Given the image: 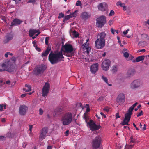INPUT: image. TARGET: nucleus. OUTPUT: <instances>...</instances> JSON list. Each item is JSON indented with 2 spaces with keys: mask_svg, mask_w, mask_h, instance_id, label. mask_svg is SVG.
Returning a JSON list of instances; mask_svg holds the SVG:
<instances>
[{
  "mask_svg": "<svg viewBox=\"0 0 149 149\" xmlns=\"http://www.w3.org/2000/svg\"><path fill=\"white\" fill-rule=\"evenodd\" d=\"M106 34L104 32H102L98 34V38L95 41V46L96 48L100 49L103 48L105 44V38Z\"/></svg>",
  "mask_w": 149,
  "mask_h": 149,
  "instance_id": "obj_1",
  "label": "nucleus"
},
{
  "mask_svg": "<svg viewBox=\"0 0 149 149\" xmlns=\"http://www.w3.org/2000/svg\"><path fill=\"white\" fill-rule=\"evenodd\" d=\"M49 58L51 63L54 64L59 61L63 60L62 59L64 57L62 52H60L54 53L51 52L49 55Z\"/></svg>",
  "mask_w": 149,
  "mask_h": 149,
  "instance_id": "obj_2",
  "label": "nucleus"
},
{
  "mask_svg": "<svg viewBox=\"0 0 149 149\" xmlns=\"http://www.w3.org/2000/svg\"><path fill=\"white\" fill-rule=\"evenodd\" d=\"M72 119V113L69 112L64 113L61 115L60 120L63 125L66 126L70 124Z\"/></svg>",
  "mask_w": 149,
  "mask_h": 149,
  "instance_id": "obj_3",
  "label": "nucleus"
},
{
  "mask_svg": "<svg viewBox=\"0 0 149 149\" xmlns=\"http://www.w3.org/2000/svg\"><path fill=\"white\" fill-rule=\"evenodd\" d=\"M138 103L136 102L129 109L125 115V118L123 121L121 123L122 125H129L128 123L130 120L131 115L132 114V111L134 107Z\"/></svg>",
  "mask_w": 149,
  "mask_h": 149,
  "instance_id": "obj_4",
  "label": "nucleus"
},
{
  "mask_svg": "<svg viewBox=\"0 0 149 149\" xmlns=\"http://www.w3.org/2000/svg\"><path fill=\"white\" fill-rule=\"evenodd\" d=\"M64 55L67 56L71 57L74 55L72 46L70 44L66 43L62 47Z\"/></svg>",
  "mask_w": 149,
  "mask_h": 149,
  "instance_id": "obj_5",
  "label": "nucleus"
},
{
  "mask_svg": "<svg viewBox=\"0 0 149 149\" xmlns=\"http://www.w3.org/2000/svg\"><path fill=\"white\" fill-rule=\"evenodd\" d=\"M10 62L8 63H3L0 65V71H7L9 72H13L14 69L12 65L9 64Z\"/></svg>",
  "mask_w": 149,
  "mask_h": 149,
  "instance_id": "obj_6",
  "label": "nucleus"
},
{
  "mask_svg": "<svg viewBox=\"0 0 149 149\" xmlns=\"http://www.w3.org/2000/svg\"><path fill=\"white\" fill-rule=\"evenodd\" d=\"M142 81L140 79H135L130 84V86L131 88L135 89L142 86L143 85Z\"/></svg>",
  "mask_w": 149,
  "mask_h": 149,
  "instance_id": "obj_7",
  "label": "nucleus"
},
{
  "mask_svg": "<svg viewBox=\"0 0 149 149\" xmlns=\"http://www.w3.org/2000/svg\"><path fill=\"white\" fill-rule=\"evenodd\" d=\"M102 141V138L100 136H98L95 138L92 142V146L94 149H97L100 147Z\"/></svg>",
  "mask_w": 149,
  "mask_h": 149,
  "instance_id": "obj_8",
  "label": "nucleus"
},
{
  "mask_svg": "<svg viewBox=\"0 0 149 149\" xmlns=\"http://www.w3.org/2000/svg\"><path fill=\"white\" fill-rule=\"evenodd\" d=\"M86 122L87 123V125L89 126V127L90 130L92 131L98 130L99 129L100 127V126L97 125L95 124L92 120H90L89 122H87V120H86Z\"/></svg>",
  "mask_w": 149,
  "mask_h": 149,
  "instance_id": "obj_9",
  "label": "nucleus"
},
{
  "mask_svg": "<svg viewBox=\"0 0 149 149\" xmlns=\"http://www.w3.org/2000/svg\"><path fill=\"white\" fill-rule=\"evenodd\" d=\"M106 23V17L104 16H102L97 19L96 25L100 28L102 27Z\"/></svg>",
  "mask_w": 149,
  "mask_h": 149,
  "instance_id": "obj_10",
  "label": "nucleus"
},
{
  "mask_svg": "<svg viewBox=\"0 0 149 149\" xmlns=\"http://www.w3.org/2000/svg\"><path fill=\"white\" fill-rule=\"evenodd\" d=\"M110 64L111 62L109 59H105L103 60L102 63V68L104 71H107L109 70Z\"/></svg>",
  "mask_w": 149,
  "mask_h": 149,
  "instance_id": "obj_11",
  "label": "nucleus"
},
{
  "mask_svg": "<svg viewBox=\"0 0 149 149\" xmlns=\"http://www.w3.org/2000/svg\"><path fill=\"white\" fill-rule=\"evenodd\" d=\"M125 96L123 93H120L118 95L116 101L120 105L122 104L125 102Z\"/></svg>",
  "mask_w": 149,
  "mask_h": 149,
  "instance_id": "obj_12",
  "label": "nucleus"
},
{
  "mask_svg": "<svg viewBox=\"0 0 149 149\" xmlns=\"http://www.w3.org/2000/svg\"><path fill=\"white\" fill-rule=\"evenodd\" d=\"M50 84L47 82L44 86L42 90V96L43 97L46 96L49 93L50 89Z\"/></svg>",
  "mask_w": 149,
  "mask_h": 149,
  "instance_id": "obj_13",
  "label": "nucleus"
},
{
  "mask_svg": "<svg viewBox=\"0 0 149 149\" xmlns=\"http://www.w3.org/2000/svg\"><path fill=\"white\" fill-rule=\"evenodd\" d=\"M48 132V129L47 128H43L41 131L39 137V139L41 141L45 139L47 136V134Z\"/></svg>",
  "mask_w": 149,
  "mask_h": 149,
  "instance_id": "obj_14",
  "label": "nucleus"
},
{
  "mask_svg": "<svg viewBox=\"0 0 149 149\" xmlns=\"http://www.w3.org/2000/svg\"><path fill=\"white\" fill-rule=\"evenodd\" d=\"M88 41L89 39H88L86 40V42L82 45V46H83V50L85 53H86V54L87 55L89 54V51L91 49L89 47Z\"/></svg>",
  "mask_w": 149,
  "mask_h": 149,
  "instance_id": "obj_15",
  "label": "nucleus"
},
{
  "mask_svg": "<svg viewBox=\"0 0 149 149\" xmlns=\"http://www.w3.org/2000/svg\"><path fill=\"white\" fill-rule=\"evenodd\" d=\"M108 7V5L105 2L100 3L97 6L98 10L102 11H106Z\"/></svg>",
  "mask_w": 149,
  "mask_h": 149,
  "instance_id": "obj_16",
  "label": "nucleus"
},
{
  "mask_svg": "<svg viewBox=\"0 0 149 149\" xmlns=\"http://www.w3.org/2000/svg\"><path fill=\"white\" fill-rule=\"evenodd\" d=\"M45 70V68L43 65H40L36 67L34 71L35 74H39L43 72Z\"/></svg>",
  "mask_w": 149,
  "mask_h": 149,
  "instance_id": "obj_17",
  "label": "nucleus"
},
{
  "mask_svg": "<svg viewBox=\"0 0 149 149\" xmlns=\"http://www.w3.org/2000/svg\"><path fill=\"white\" fill-rule=\"evenodd\" d=\"M28 107L25 105H22L19 107V113L21 115H24L28 110Z\"/></svg>",
  "mask_w": 149,
  "mask_h": 149,
  "instance_id": "obj_18",
  "label": "nucleus"
},
{
  "mask_svg": "<svg viewBox=\"0 0 149 149\" xmlns=\"http://www.w3.org/2000/svg\"><path fill=\"white\" fill-rule=\"evenodd\" d=\"M98 64L97 63L92 65L90 68V70L93 74H95L98 70Z\"/></svg>",
  "mask_w": 149,
  "mask_h": 149,
  "instance_id": "obj_19",
  "label": "nucleus"
},
{
  "mask_svg": "<svg viewBox=\"0 0 149 149\" xmlns=\"http://www.w3.org/2000/svg\"><path fill=\"white\" fill-rule=\"evenodd\" d=\"M22 22V21L21 20L16 18L14 19L12 22L10 26H15L16 25H19Z\"/></svg>",
  "mask_w": 149,
  "mask_h": 149,
  "instance_id": "obj_20",
  "label": "nucleus"
},
{
  "mask_svg": "<svg viewBox=\"0 0 149 149\" xmlns=\"http://www.w3.org/2000/svg\"><path fill=\"white\" fill-rule=\"evenodd\" d=\"M135 73L134 69H130L128 70L127 74V77H130L133 76Z\"/></svg>",
  "mask_w": 149,
  "mask_h": 149,
  "instance_id": "obj_21",
  "label": "nucleus"
},
{
  "mask_svg": "<svg viewBox=\"0 0 149 149\" xmlns=\"http://www.w3.org/2000/svg\"><path fill=\"white\" fill-rule=\"evenodd\" d=\"M38 32V30L36 29H30L29 31V35L30 37H31Z\"/></svg>",
  "mask_w": 149,
  "mask_h": 149,
  "instance_id": "obj_22",
  "label": "nucleus"
},
{
  "mask_svg": "<svg viewBox=\"0 0 149 149\" xmlns=\"http://www.w3.org/2000/svg\"><path fill=\"white\" fill-rule=\"evenodd\" d=\"M81 16L83 19H86L90 17V15L87 12H85L82 13Z\"/></svg>",
  "mask_w": 149,
  "mask_h": 149,
  "instance_id": "obj_23",
  "label": "nucleus"
},
{
  "mask_svg": "<svg viewBox=\"0 0 149 149\" xmlns=\"http://www.w3.org/2000/svg\"><path fill=\"white\" fill-rule=\"evenodd\" d=\"M23 90L26 92H28L31 91V88L30 85L26 84L25 88L23 89Z\"/></svg>",
  "mask_w": 149,
  "mask_h": 149,
  "instance_id": "obj_24",
  "label": "nucleus"
},
{
  "mask_svg": "<svg viewBox=\"0 0 149 149\" xmlns=\"http://www.w3.org/2000/svg\"><path fill=\"white\" fill-rule=\"evenodd\" d=\"M102 79L108 86H111L112 85L111 84H109L108 82V80L107 77L104 75H102L101 77Z\"/></svg>",
  "mask_w": 149,
  "mask_h": 149,
  "instance_id": "obj_25",
  "label": "nucleus"
},
{
  "mask_svg": "<svg viewBox=\"0 0 149 149\" xmlns=\"http://www.w3.org/2000/svg\"><path fill=\"white\" fill-rule=\"evenodd\" d=\"M71 36H72L73 37L77 38L79 36V34L75 30L72 31L70 33Z\"/></svg>",
  "mask_w": 149,
  "mask_h": 149,
  "instance_id": "obj_26",
  "label": "nucleus"
},
{
  "mask_svg": "<svg viewBox=\"0 0 149 149\" xmlns=\"http://www.w3.org/2000/svg\"><path fill=\"white\" fill-rule=\"evenodd\" d=\"M50 50V48H49L48 47L44 52L42 54V56L44 57L47 56Z\"/></svg>",
  "mask_w": 149,
  "mask_h": 149,
  "instance_id": "obj_27",
  "label": "nucleus"
},
{
  "mask_svg": "<svg viewBox=\"0 0 149 149\" xmlns=\"http://www.w3.org/2000/svg\"><path fill=\"white\" fill-rule=\"evenodd\" d=\"M145 57L144 56H141L137 57L135 60L136 62H139L143 60L144 59Z\"/></svg>",
  "mask_w": 149,
  "mask_h": 149,
  "instance_id": "obj_28",
  "label": "nucleus"
},
{
  "mask_svg": "<svg viewBox=\"0 0 149 149\" xmlns=\"http://www.w3.org/2000/svg\"><path fill=\"white\" fill-rule=\"evenodd\" d=\"M85 59L86 60V61L87 62H90L91 61H95V59H94L92 58L91 57H89L88 58V56H87L85 58Z\"/></svg>",
  "mask_w": 149,
  "mask_h": 149,
  "instance_id": "obj_29",
  "label": "nucleus"
},
{
  "mask_svg": "<svg viewBox=\"0 0 149 149\" xmlns=\"http://www.w3.org/2000/svg\"><path fill=\"white\" fill-rule=\"evenodd\" d=\"M118 68L116 66H113L112 68L111 71L113 73H116L117 72Z\"/></svg>",
  "mask_w": 149,
  "mask_h": 149,
  "instance_id": "obj_30",
  "label": "nucleus"
},
{
  "mask_svg": "<svg viewBox=\"0 0 149 149\" xmlns=\"http://www.w3.org/2000/svg\"><path fill=\"white\" fill-rule=\"evenodd\" d=\"M130 141L129 142L130 143H136V142L135 140L133 138L132 136H131L130 139Z\"/></svg>",
  "mask_w": 149,
  "mask_h": 149,
  "instance_id": "obj_31",
  "label": "nucleus"
},
{
  "mask_svg": "<svg viewBox=\"0 0 149 149\" xmlns=\"http://www.w3.org/2000/svg\"><path fill=\"white\" fill-rule=\"evenodd\" d=\"M90 111V108L89 107H88L87 108L86 110V113H84V117L85 119H86V120L87 118V117L86 115V113Z\"/></svg>",
  "mask_w": 149,
  "mask_h": 149,
  "instance_id": "obj_32",
  "label": "nucleus"
},
{
  "mask_svg": "<svg viewBox=\"0 0 149 149\" xmlns=\"http://www.w3.org/2000/svg\"><path fill=\"white\" fill-rule=\"evenodd\" d=\"M146 44V43L143 41H141L138 43V45L141 47H144Z\"/></svg>",
  "mask_w": 149,
  "mask_h": 149,
  "instance_id": "obj_33",
  "label": "nucleus"
},
{
  "mask_svg": "<svg viewBox=\"0 0 149 149\" xmlns=\"http://www.w3.org/2000/svg\"><path fill=\"white\" fill-rule=\"evenodd\" d=\"M0 111H3L4 109H6V105L5 104H1L0 105Z\"/></svg>",
  "mask_w": 149,
  "mask_h": 149,
  "instance_id": "obj_34",
  "label": "nucleus"
},
{
  "mask_svg": "<svg viewBox=\"0 0 149 149\" xmlns=\"http://www.w3.org/2000/svg\"><path fill=\"white\" fill-rule=\"evenodd\" d=\"M133 146V145L126 144L125 146V149H130L132 148Z\"/></svg>",
  "mask_w": 149,
  "mask_h": 149,
  "instance_id": "obj_35",
  "label": "nucleus"
},
{
  "mask_svg": "<svg viewBox=\"0 0 149 149\" xmlns=\"http://www.w3.org/2000/svg\"><path fill=\"white\" fill-rule=\"evenodd\" d=\"M45 6L47 7H50L51 6V2L50 1H47L45 3Z\"/></svg>",
  "mask_w": 149,
  "mask_h": 149,
  "instance_id": "obj_36",
  "label": "nucleus"
},
{
  "mask_svg": "<svg viewBox=\"0 0 149 149\" xmlns=\"http://www.w3.org/2000/svg\"><path fill=\"white\" fill-rule=\"evenodd\" d=\"M76 11H75L74 12L71 13L70 15H69L70 17H71V18H72L74 17H75L76 15Z\"/></svg>",
  "mask_w": 149,
  "mask_h": 149,
  "instance_id": "obj_37",
  "label": "nucleus"
},
{
  "mask_svg": "<svg viewBox=\"0 0 149 149\" xmlns=\"http://www.w3.org/2000/svg\"><path fill=\"white\" fill-rule=\"evenodd\" d=\"M116 4L118 6H120L122 7L124 5V3H122L120 1H119L117 2Z\"/></svg>",
  "mask_w": 149,
  "mask_h": 149,
  "instance_id": "obj_38",
  "label": "nucleus"
},
{
  "mask_svg": "<svg viewBox=\"0 0 149 149\" xmlns=\"http://www.w3.org/2000/svg\"><path fill=\"white\" fill-rule=\"evenodd\" d=\"M81 5V3L80 1L79 0L77 1L76 3V5L77 6H80Z\"/></svg>",
  "mask_w": 149,
  "mask_h": 149,
  "instance_id": "obj_39",
  "label": "nucleus"
},
{
  "mask_svg": "<svg viewBox=\"0 0 149 149\" xmlns=\"http://www.w3.org/2000/svg\"><path fill=\"white\" fill-rule=\"evenodd\" d=\"M49 37H46L45 38V43L47 45H48V41L49 40Z\"/></svg>",
  "mask_w": 149,
  "mask_h": 149,
  "instance_id": "obj_40",
  "label": "nucleus"
},
{
  "mask_svg": "<svg viewBox=\"0 0 149 149\" xmlns=\"http://www.w3.org/2000/svg\"><path fill=\"white\" fill-rule=\"evenodd\" d=\"M37 1V0H29L28 1V3H31L33 4H35V2Z\"/></svg>",
  "mask_w": 149,
  "mask_h": 149,
  "instance_id": "obj_41",
  "label": "nucleus"
},
{
  "mask_svg": "<svg viewBox=\"0 0 149 149\" xmlns=\"http://www.w3.org/2000/svg\"><path fill=\"white\" fill-rule=\"evenodd\" d=\"M114 14V12L113 10H111L109 15V16H111Z\"/></svg>",
  "mask_w": 149,
  "mask_h": 149,
  "instance_id": "obj_42",
  "label": "nucleus"
},
{
  "mask_svg": "<svg viewBox=\"0 0 149 149\" xmlns=\"http://www.w3.org/2000/svg\"><path fill=\"white\" fill-rule=\"evenodd\" d=\"M103 110L107 112L109 111V108L107 107H106L103 109Z\"/></svg>",
  "mask_w": 149,
  "mask_h": 149,
  "instance_id": "obj_43",
  "label": "nucleus"
},
{
  "mask_svg": "<svg viewBox=\"0 0 149 149\" xmlns=\"http://www.w3.org/2000/svg\"><path fill=\"white\" fill-rule=\"evenodd\" d=\"M29 130L30 131V133H31L32 132V129L33 128V125H29Z\"/></svg>",
  "mask_w": 149,
  "mask_h": 149,
  "instance_id": "obj_44",
  "label": "nucleus"
},
{
  "mask_svg": "<svg viewBox=\"0 0 149 149\" xmlns=\"http://www.w3.org/2000/svg\"><path fill=\"white\" fill-rule=\"evenodd\" d=\"M64 14L62 13H60L59 14V15L58 17V18H62L64 17Z\"/></svg>",
  "mask_w": 149,
  "mask_h": 149,
  "instance_id": "obj_45",
  "label": "nucleus"
},
{
  "mask_svg": "<svg viewBox=\"0 0 149 149\" xmlns=\"http://www.w3.org/2000/svg\"><path fill=\"white\" fill-rule=\"evenodd\" d=\"M123 55L126 58H128L129 57V54L127 52H124Z\"/></svg>",
  "mask_w": 149,
  "mask_h": 149,
  "instance_id": "obj_46",
  "label": "nucleus"
},
{
  "mask_svg": "<svg viewBox=\"0 0 149 149\" xmlns=\"http://www.w3.org/2000/svg\"><path fill=\"white\" fill-rule=\"evenodd\" d=\"M104 100V97L102 96H101L99 97V98L97 99V101H102Z\"/></svg>",
  "mask_w": 149,
  "mask_h": 149,
  "instance_id": "obj_47",
  "label": "nucleus"
},
{
  "mask_svg": "<svg viewBox=\"0 0 149 149\" xmlns=\"http://www.w3.org/2000/svg\"><path fill=\"white\" fill-rule=\"evenodd\" d=\"M39 114L42 115L43 114V111L41 108H40L39 110Z\"/></svg>",
  "mask_w": 149,
  "mask_h": 149,
  "instance_id": "obj_48",
  "label": "nucleus"
},
{
  "mask_svg": "<svg viewBox=\"0 0 149 149\" xmlns=\"http://www.w3.org/2000/svg\"><path fill=\"white\" fill-rule=\"evenodd\" d=\"M71 17H70L69 15L65 16L64 18V20L69 19Z\"/></svg>",
  "mask_w": 149,
  "mask_h": 149,
  "instance_id": "obj_49",
  "label": "nucleus"
},
{
  "mask_svg": "<svg viewBox=\"0 0 149 149\" xmlns=\"http://www.w3.org/2000/svg\"><path fill=\"white\" fill-rule=\"evenodd\" d=\"M114 21L113 20H111L109 22V25H111L113 23Z\"/></svg>",
  "mask_w": 149,
  "mask_h": 149,
  "instance_id": "obj_50",
  "label": "nucleus"
},
{
  "mask_svg": "<svg viewBox=\"0 0 149 149\" xmlns=\"http://www.w3.org/2000/svg\"><path fill=\"white\" fill-rule=\"evenodd\" d=\"M111 31L112 33V34H114L115 33V30H114L113 29V28H111Z\"/></svg>",
  "mask_w": 149,
  "mask_h": 149,
  "instance_id": "obj_51",
  "label": "nucleus"
},
{
  "mask_svg": "<svg viewBox=\"0 0 149 149\" xmlns=\"http://www.w3.org/2000/svg\"><path fill=\"white\" fill-rule=\"evenodd\" d=\"M32 44H33L34 47H36L37 46V44H36V42L35 41H33V42H32Z\"/></svg>",
  "mask_w": 149,
  "mask_h": 149,
  "instance_id": "obj_52",
  "label": "nucleus"
},
{
  "mask_svg": "<svg viewBox=\"0 0 149 149\" xmlns=\"http://www.w3.org/2000/svg\"><path fill=\"white\" fill-rule=\"evenodd\" d=\"M129 31V29H128L126 31H123V33L124 35H126L128 33V32Z\"/></svg>",
  "mask_w": 149,
  "mask_h": 149,
  "instance_id": "obj_53",
  "label": "nucleus"
},
{
  "mask_svg": "<svg viewBox=\"0 0 149 149\" xmlns=\"http://www.w3.org/2000/svg\"><path fill=\"white\" fill-rule=\"evenodd\" d=\"M123 7V10H127V8L126 6L125 5V4L122 7Z\"/></svg>",
  "mask_w": 149,
  "mask_h": 149,
  "instance_id": "obj_54",
  "label": "nucleus"
},
{
  "mask_svg": "<svg viewBox=\"0 0 149 149\" xmlns=\"http://www.w3.org/2000/svg\"><path fill=\"white\" fill-rule=\"evenodd\" d=\"M142 115V111H141L139 112L137 115V116L138 117H139Z\"/></svg>",
  "mask_w": 149,
  "mask_h": 149,
  "instance_id": "obj_55",
  "label": "nucleus"
},
{
  "mask_svg": "<svg viewBox=\"0 0 149 149\" xmlns=\"http://www.w3.org/2000/svg\"><path fill=\"white\" fill-rule=\"evenodd\" d=\"M35 48L36 49L38 52H40L41 51V49L37 46Z\"/></svg>",
  "mask_w": 149,
  "mask_h": 149,
  "instance_id": "obj_56",
  "label": "nucleus"
},
{
  "mask_svg": "<svg viewBox=\"0 0 149 149\" xmlns=\"http://www.w3.org/2000/svg\"><path fill=\"white\" fill-rule=\"evenodd\" d=\"M120 116L119 115V113H117L116 114V118H120Z\"/></svg>",
  "mask_w": 149,
  "mask_h": 149,
  "instance_id": "obj_57",
  "label": "nucleus"
},
{
  "mask_svg": "<svg viewBox=\"0 0 149 149\" xmlns=\"http://www.w3.org/2000/svg\"><path fill=\"white\" fill-rule=\"evenodd\" d=\"M5 139V138L4 137L2 136H0V141L1 140L3 141Z\"/></svg>",
  "mask_w": 149,
  "mask_h": 149,
  "instance_id": "obj_58",
  "label": "nucleus"
},
{
  "mask_svg": "<svg viewBox=\"0 0 149 149\" xmlns=\"http://www.w3.org/2000/svg\"><path fill=\"white\" fill-rule=\"evenodd\" d=\"M69 134V130H67L65 132V135L67 136Z\"/></svg>",
  "mask_w": 149,
  "mask_h": 149,
  "instance_id": "obj_59",
  "label": "nucleus"
},
{
  "mask_svg": "<svg viewBox=\"0 0 149 149\" xmlns=\"http://www.w3.org/2000/svg\"><path fill=\"white\" fill-rule=\"evenodd\" d=\"M117 38L118 40V42L120 44L121 43V42L120 40V38L119 37L117 36Z\"/></svg>",
  "mask_w": 149,
  "mask_h": 149,
  "instance_id": "obj_60",
  "label": "nucleus"
},
{
  "mask_svg": "<svg viewBox=\"0 0 149 149\" xmlns=\"http://www.w3.org/2000/svg\"><path fill=\"white\" fill-rule=\"evenodd\" d=\"M146 125L145 124L144 125L143 127H142L141 129L143 130H146Z\"/></svg>",
  "mask_w": 149,
  "mask_h": 149,
  "instance_id": "obj_61",
  "label": "nucleus"
},
{
  "mask_svg": "<svg viewBox=\"0 0 149 149\" xmlns=\"http://www.w3.org/2000/svg\"><path fill=\"white\" fill-rule=\"evenodd\" d=\"M27 94H22L21 95V97L22 98L24 97H25L26 96V95Z\"/></svg>",
  "mask_w": 149,
  "mask_h": 149,
  "instance_id": "obj_62",
  "label": "nucleus"
},
{
  "mask_svg": "<svg viewBox=\"0 0 149 149\" xmlns=\"http://www.w3.org/2000/svg\"><path fill=\"white\" fill-rule=\"evenodd\" d=\"M9 54V52H7L6 54H5V56L7 58L8 57V55Z\"/></svg>",
  "mask_w": 149,
  "mask_h": 149,
  "instance_id": "obj_63",
  "label": "nucleus"
},
{
  "mask_svg": "<svg viewBox=\"0 0 149 149\" xmlns=\"http://www.w3.org/2000/svg\"><path fill=\"white\" fill-rule=\"evenodd\" d=\"M100 114H101V115L103 116L104 118H105L106 117V115L104 113H103L102 112H101L100 113Z\"/></svg>",
  "mask_w": 149,
  "mask_h": 149,
  "instance_id": "obj_64",
  "label": "nucleus"
}]
</instances>
